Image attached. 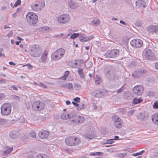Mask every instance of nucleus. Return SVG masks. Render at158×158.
<instances>
[{"mask_svg": "<svg viewBox=\"0 0 158 158\" xmlns=\"http://www.w3.org/2000/svg\"><path fill=\"white\" fill-rule=\"evenodd\" d=\"M72 103L74 106L76 107V109L77 110H80L84 108V105L83 104L79 105L78 104L74 102H73Z\"/></svg>", "mask_w": 158, "mask_h": 158, "instance_id": "4be33fe9", "label": "nucleus"}, {"mask_svg": "<svg viewBox=\"0 0 158 158\" xmlns=\"http://www.w3.org/2000/svg\"><path fill=\"white\" fill-rule=\"evenodd\" d=\"M13 148H10L5 152V153L6 154H9L12 150Z\"/></svg>", "mask_w": 158, "mask_h": 158, "instance_id": "58836bf2", "label": "nucleus"}, {"mask_svg": "<svg viewBox=\"0 0 158 158\" xmlns=\"http://www.w3.org/2000/svg\"><path fill=\"white\" fill-rule=\"evenodd\" d=\"M155 69L158 70V62H157L155 63Z\"/></svg>", "mask_w": 158, "mask_h": 158, "instance_id": "8fccbe9b", "label": "nucleus"}, {"mask_svg": "<svg viewBox=\"0 0 158 158\" xmlns=\"http://www.w3.org/2000/svg\"><path fill=\"white\" fill-rule=\"evenodd\" d=\"M48 54V52L47 51H45L43 53L42 56L40 59V62L45 63L47 60V56Z\"/></svg>", "mask_w": 158, "mask_h": 158, "instance_id": "f3484780", "label": "nucleus"}, {"mask_svg": "<svg viewBox=\"0 0 158 158\" xmlns=\"http://www.w3.org/2000/svg\"><path fill=\"white\" fill-rule=\"evenodd\" d=\"M143 87L141 85H137L133 88V90L134 94L138 95H141L143 91Z\"/></svg>", "mask_w": 158, "mask_h": 158, "instance_id": "ddd939ff", "label": "nucleus"}, {"mask_svg": "<svg viewBox=\"0 0 158 158\" xmlns=\"http://www.w3.org/2000/svg\"><path fill=\"white\" fill-rule=\"evenodd\" d=\"M93 93L95 96L97 97H99L102 95V92L99 89L95 90Z\"/></svg>", "mask_w": 158, "mask_h": 158, "instance_id": "b1692460", "label": "nucleus"}, {"mask_svg": "<svg viewBox=\"0 0 158 158\" xmlns=\"http://www.w3.org/2000/svg\"><path fill=\"white\" fill-rule=\"evenodd\" d=\"M81 87V86L80 84H76L74 85V87L75 89H78L79 88H80Z\"/></svg>", "mask_w": 158, "mask_h": 158, "instance_id": "c03bdc74", "label": "nucleus"}, {"mask_svg": "<svg viewBox=\"0 0 158 158\" xmlns=\"http://www.w3.org/2000/svg\"><path fill=\"white\" fill-rule=\"evenodd\" d=\"M143 101V100L141 98H135L133 101V103L136 104L140 103Z\"/></svg>", "mask_w": 158, "mask_h": 158, "instance_id": "bb28decb", "label": "nucleus"}, {"mask_svg": "<svg viewBox=\"0 0 158 158\" xmlns=\"http://www.w3.org/2000/svg\"><path fill=\"white\" fill-rule=\"evenodd\" d=\"M62 87L68 89H72L73 88V85L71 83H67L62 85Z\"/></svg>", "mask_w": 158, "mask_h": 158, "instance_id": "393cba45", "label": "nucleus"}, {"mask_svg": "<svg viewBox=\"0 0 158 158\" xmlns=\"http://www.w3.org/2000/svg\"><path fill=\"white\" fill-rule=\"evenodd\" d=\"M93 38V35H90L80 38V40L81 42H84L90 40H92Z\"/></svg>", "mask_w": 158, "mask_h": 158, "instance_id": "412c9836", "label": "nucleus"}, {"mask_svg": "<svg viewBox=\"0 0 158 158\" xmlns=\"http://www.w3.org/2000/svg\"><path fill=\"white\" fill-rule=\"evenodd\" d=\"M39 85L44 88H47L46 86L45 85L41 82L39 83Z\"/></svg>", "mask_w": 158, "mask_h": 158, "instance_id": "a18cd8bd", "label": "nucleus"}, {"mask_svg": "<svg viewBox=\"0 0 158 158\" xmlns=\"http://www.w3.org/2000/svg\"><path fill=\"white\" fill-rule=\"evenodd\" d=\"M62 119H66L70 118L69 114L67 113H63L61 116Z\"/></svg>", "mask_w": 158, "mask_h": 158, "instance_id": "a878e982", "label": "nucleus"}, {"mask_svg": "<svg viewBox=\"0 0 158 158\" xmlns=\"http://www.w3.org/2000/svg\"><path fill=\"white\" fill-rule=\"evenodd\" d=\"M45 4L44 2H39L37 3L33 4L31 5V8L33 10L37 11L40 10L45 6Z\"/></svg>", "mask_w": 158, "mask_h": 158, "instance_id": "f8f14e48", "label": "nucleus"}, {"mask_svg": "<svg viewBox=\"0 0 158 158\" xmlns=\"http://www.w3.org/2000/svg\"><path fill=\"white\" fill-rule=\"evenodd\" d=\"M120 23L123 24H125V22L123 21L122 20H121L120 21Z\"/></svg>", "mask_w": 158, "mask_h": 158, "instance_id": "052dcab7", "label": "nucleus"}, {"mask_svg": "<svg viewBox=\"0 0 158 158\" xmlns=\"http://www.w3.org/2000/svg\"><path fill=\"white\" fill-rule=\"evenodd\" d=\"M13 33L12 31H10V32L9 35H7L9 37L10 36L12 35Z\"/></svg>", "mask_w": 158, "mask_h": 158, "instance_id": "6e6d98bb", "label": "nucleus"}, {"mask_svg": "<svg viewBox=\"0 0 158 158\" xmlns=\"http://www.w3.org/2000/svg\"><path fill=\"white\" fill-rule=\"evenodd\" d=\"M68 4L70 7L72 9H74L77 7L76 5L73 3L71 1H70L68 2Z\"/></svg>", "mask_w": 158, "mask_h": 158, "instance_id": "cd10ccee", "label": "nucleus"}, {"mask_svg": "<svg viewBox=\"0 0 158 158\" xmlns=\"http://www.w3.org/2000/svg\"><path fill=\"white\" fill-rule=\"evenodd\" d=\"M142 56L144 59L147 60H152L155 58L154 53L148 48L144 49L142 52Z\"/></svg>", "mask_w": 158, "mask_h": 158, "instance_id": "39448f33", "label": "nucleus"}, {"mask_svg": "<svg viewBox=\"0 0 158 158\" xmlns=\"http://www.w3.org/2000/svg\"><path fill=\"white\" fill-rule=\"evenodd\" d=\"M79 36V34L78 33H74L72 34L70 38L72 39H74Z\"/></svg>", "mask_w": 158, "mask_h": 158, "instance_id": "e433bc0d", "label": "nucleus"}, {"mask_svg": "<svg viewBox=\"0 0 158 158\" xmlns=\"http://www.w3.org/2000/svg\"><path fill=\"white\" fill-rule=\"evenodd\" d=\"M133 113H134V110H131L129 112V113H128L129 114V115H131L133 114Z\"/></svg>", "mask_w": 158, "mask_h": 158, "instance_id": "603ef678", "label": "nucleus"}, {"mask_svg": "<svg viewBox=\"0 0 158 158\" xmlns=\"http://www.w3.org/2000/svg\"><path fill=\"white\" fill-rule=\"evenodd\" d=\"M144 152V150H142L141 152H137L136 153H133L132 154V156H136L139 155H142L143 153Z\"/></svg>", "mask_w": 158, "mask_h": 158, "instance_id": "72a5a7b5", "label": "nucleus"}, {"mask_svg": "<svg viewBox=\"0 0 158 158\" xmlns=\"http://www.w3.org/2000/svg\"><path fill=\"white\" fill-rule=\"evenodd\" d=\"M69 74V71H66L64 74V75L61 77V79L64 80H66L67 77Z\"/></svg>", "mask_w": 158, "mask_h": 158, "instance_id": "c756f323", "label": "nucleus"}, {"mask_svg": "<svg viewBox=\"0 0 158 158\" xmlns=\"http://www.w3.org/2000/svg\"><path fill=\"white\" fill-rule=\"evenodd\" d=\"M132 76L135 78H137L141 77L139 70L134 72L133 73Z\"/></svg>", "mask_w": 158, "mask_h": 158, "instance_id": "5701e85b", "label": "nucleus"}, {"mask_svg": "<svg viewBox=\"0 0 158 158\" xmlns=\"http://www.w3.org/2000/svg\"><path fill=\"white\" fill-rule=\"evenodd\" d=\"M152 120L154 124H158V113H155L152 115Z\"/></svg>", "mask_w": 158, "mask_h": 158, "instance_id": "6ab92c4d", "label": "nucleus"}, {"mask_svg": "<svg viewBox=\"0 0 158 158\" xmlns=\"http://www.w3.org/2000/svg\"><path fill=\"white\" fill-rule=\"evenodd\" d=\"M21 1L20 0H17L13 6V8L17 7L21 3Z\"/></svg>", "mask_w": 158, "mask_h": 158, "instance_id": "c9c22d12", "label": "nucleus"}, {"mask_svg": "<svg viewBox=\"0 0 158 158\" xmlns=\"http://www.w3.org/2000/svg\"><path fill=\"white\" fill-rule=\"evenodd\" d=\"M103 154L102 153L100 152H97L93 153H91L90 154V155L91 156H95L97 155L99 156H102Z\"/></svg>", "mask_w": 158, "mask_h": 158, "instance_id": "f704fd0d", "label": "nucleus"}, {"mask_svg": "<svg viewBox=\"0 0 158 158\" xmlns=\"http://www.w3.org/2000/svg\"><path fill=\"white\" fill-rule=\"evenodd\" d=\"M9 64L11 65H15V64L12 62H9Z\"/></svg>", "mask_w": 158, "mask_h": 158, "instance_id": "5fc2aeb1", "label": "nucleus"}, {"mask_svg": "<svg viewBox=\"0 0 158 158\" xmlns=\"http://www.w3.org/2000/svg\"><path fill=\"white\" fill-rule=\"evenodd\" d=\"M112 121L115 127L117 128L122 127L123 122L121 118L117 115H114L112 117Z\"/></svg>", "mask_w": 158, "mask_h": 158, "instance_id": "0eeeda50", "label": "nucleus"}, {"mask_svg": "<svg viewBox=\"0 0 158 158\" xmlns=\"http://www.w3.org/2000/svg\"><path fill=\"white\" fill-rule=\"evenodd\" d=\"M33 84H34V85H38V83L37 82H33Z\"/></svg>", "mask_w": 158, "mask_h": 158, "instance_id": "69168bd1", "label": "nucleus"}, {"mask_svg": "<svg viewBox=\"0 0 158 158\" xmlns=\"http://www.w3.org/2000/svg\"><path fill=\"white\" fill-rule=\"evenodd\" d=\"M30 54L31 56L33 57H36L37 56L38 53V48L35 45L32 46L30 48Z\"/></svg>", "mask_w": 158, "mask_h": 158, "instance_id": "2eb2a0df", "label": "nucleus"}, {"mask_svg": "<svg viewBox=\"0 0 158 158\" xmlns=\"http://www.w3.org/2000/svg\"><path fill=\"white\" fill-rule=\"evenodd\" d=\"M72 120L69 121V123H82L85 121V118L83 116L79 115H74Z\"/></svg>", "mask_w": 158, "mask_h": 158, "instance_id": "1a4fd4ad", "label": "nucleus"}, {"mask_svg": "<svg viewBox=\"0 0 158 158\" xmlns=\"http://www.w3.org/2000/svg\"><path fill=\"white\" fill-rule=\"evenodd\" d=\"M5 123V120L2 119H0V125H2Z\"/></svg>", "mask_w": 158, "mask_h": 158, "instance_id": "09e8293b", "label": "nucleus"}, {"mask_svg": "<svg viewBox=\"0 0 158 158\" xmlns=\"http://www.w3.org/2000/svg\"><path fill=\"white\" fill-rule=\"evenodd\" d=\"M118 138H119V137L118 136H115L114 137V139H114H114H118Z\"/></svg>", "mask_w": 158, "mask_h": 158, "instance_id": "4d7b16f0", "label": "nucleus"}, {"mask_svg": "<svg viewBox=\"0 0 158 158\" xmlns=\"http://www.w3.org/2000/svg\"><path fill=\"white\" fill-rule=\"evenodd\" d=\"M30 136L33 138H35L36 137V133L34 131H31L30 133Z\"/></svg>", "mask_w": 158, "mask_h": 158, "instance_id": "4c0bfd02", "label": "nucleus"}, {"mask_svg": "<svg viewBox=\"0 0 158 158\" xmlns=\"http://www.w3.org/2000/svg\"><path fill=\"white\" fill-rule=\"evenodd\" d=\"M147 30L149 32L152 33L157 32H158V26L156 25L150 26L148 27Z\"/></svg>", "mask_w": 158, "mask_h": 158, "instance_id": "dca6fc26", "label": "nucleus"}, {"mask_svg": "<svg viewBox=\"0 0 158 158\" xmlns=\"http://www.w3.org/2000/svg\"><path fill=\"white\" fill-rule=\"evenodd\" d=\"M36 158H48V157L45 154H39L37 156Z\"/></svg>", "mask_w": 158, "mask_h": 158, "instance_id": "2f4dec72", "label": "nucleus"}, {"mask_svg": "<svg viewBox=\"0 0 158 158\" xmlns=\"http://www.w3.org/2000/svg\"><path fill=\"white\" fill-rule=\"evenodd\" d=\"M85 137L86 138L89 139H92L94 137V135L93 130H89L88 131Z\"/></svg>", "mask_w": 158, "mask_h": 158, "instance_id": "a211bd4d", "label": "nucleus"}, {"mask_svg": "<svg viewBox=\"0 0 158 158\" xmlns=\"http://www.w3.org/2000/svg\"><path fill=\"white\" fill-rule=\"evenodd\" d=\"M26 18L28 22L33 24L36 23L38 21V16L33 12L28 13L26 15Z\"/></svg>", "mask_w": 158, "mask_h": 158, "instance_id": "423d86ee", "label": "nucleus"}, {"mask_svg": "<svg viewBox=\"0 0 158 158\" xmlns=\"http://www.w3.org/2000/svg\"><path fill=\"white\" fill-rule=\"evenodd\" d=\"M65 50L63 48H60L53 52L51 57L53 60H57L62 58L65 53Z\"/></svg>", "mask_w": 158, "mask_h": 158, "instance_id": "7ed1b4c3", "label": "nucleus"}, {"mask_svg": "<svg viewBox=\"0 0 158 158\" xmlns=\"http://www.w3.org/2000/svg\"><path fill=\"white\" fill-rule=\"evenodd\" d=\"M0 83H5L6 81L2 79H0Z\"/></svg>", "mask_w": 158, "mask_h": 158, "instance_id": "864d4df0", "label": "nucleus"}, {"mask_svg": "<svg viewBox=\"0 0 158 158\" xmlns=\"http://www.w3.org/2000/svg\"><path fill=\"white\" fill-rule=\"evenodd\" d=\"M69 64L73 68H75L77 64V62L76 60L72 61L69 62Z\"/></svg>", "mask_w": 158, "mask_h": 158, "instance_id": "c85d7f7f", "label": "nucleus"}, {"mask_svg": "<svg viewBox=\"0 0 158 158\" xmlns=\"http://www.w3.org/2000/svg\"><path fill=\"white\" fill-rule=\"evenodd\" d=\"M65 142L68 145L74 146L80 144L81 141L78 138L71 136L67 137L65 139Z\"/></svg>", "mask_w": 158, "mask_h": 158, "instance_id": "f257e3e1", "label": "nucleus"}, {"mask_svg": "<svg viewBox=\"0 0 158 158\" xmlns=\"http://www.w3.org/2000/svg\"><path fill=\"white\" fill-rule=\"evenodd\" d=\"M114 142V139H110L107 140V143H108L111 144Z\"/></svg>", "mask_w": 158, "mask_h": 158, "instance_id": "de8ad7c7", "label": "nucleus"}, {"mask_svg": "<svg viewBox=\"0 0 158 158\" xmlns=\"http://www.w3.org/2000/svg\"><path fill=\"white\" fill-rule=\"evenodd\" d=\"M119 51L117 49H114L109 51L105 53V56L107 58H110L115 57L118 54Z\"/></svg>", "mask_w": 158, "mask_h": 158, "instance_id": "9b49d317", "label": "nucleus"}, {"mask_svg": "<svg viewBox=\"0 0 158 158\" xmlns=\"http://www.w3.org/2000/svg\"><path fill=\"white\" fill-rule=\"evenodd\" d=\"M122 91V89H120L117 90V92L118 93H120Z\"/></svg>", "mask_w": 158, "mask_h": 158, "instance_id": "bf43d9fd", "label": "nucleus"}, {"mask_svg": "<svg viewBox=\"0 0 158 158\" xmlns=\"http://www.w3.org/2000/svg\"><path fill=\"white\" fill-rule=\"evenodd\" d=\"M139 71L141 76L146 74L147 73V71L143 69H141Z\"/></svg>", "mask_w": 158, "mask_h": 158, "instance_id": "473e14b6", "label": "nucleus"}, {"mask_svg": "<svg viewBox=\"0 0 158 158\" xmlns=\"http://www.w3.org/2000/svg\"><path fill=\"white\" fill-rule=\"evenodd\" d=\"M11 110V104L9 103H5L1 106V113L2 115L7 116L10 114Z\"/></svg>", "mask_w": 158, "mask_h": 158, "instance_id": "f03ea898", "label": "nucleus"}, {"mask_svg": "<svg viewBox=\"0 0 158 158\" xmlns=\"http://www.w3.org/2000/svg\"><path fill=\"white\" fill-rule=\"evenodd\" d=\"M25 66H27L28 67V68L29 69H31L33 68V66L32 65H31L29 63H28L27 64L23 65V67H24Z\"/></svg>", "mask_w": 158, "mask_h": 158, "instance_id": "79ce46f5", "label": "nucleus"}, {"mask_svg": "<svg viewBox=\"0 0 158 158\" xmlns=\"http://www.w3.org/2000/svg\"><path fill=\"white\" fill-rule=\"evenodd\" d=\"M70 19V18L69 15L63 14L58 17V22L59 23H65L69 21Z\"/></svg>", "mask_w": 158, "mask_h": 158, "instance_id": "9d476101", "label": "nucleus"}, {"mask_svg": "<svg viewBox=\"0 0 158 158\" xmlns=\"http://www.w3.org/2000/svg\"><path fill=\"white\" fill-rule=\"evenodd\" d=\"M93 22L94 24L98 25L100 23V21L99 19L94 20H93Z\"/></svg>", "mask_w": 158, "mask_h": 158, "instance_id": "ea45409f", "label": "nucleus"}, {"mask_svg": "<svg viewBox=\"0 0 158 158\" xmlns=\"http://www.w3.org/2000/svg\"><path fill=\"white\" fill-rule=\"evenodd\" d=\"M66 103L67 105H69L71 103L70 101H67L66 102Z\"/></svg>", "mask_w": 158, "mask_h": 158, "instance_id": "680f3d73", "label": "nucleus"}, {"mask_svg": "<svg viewBox=\"0 0 158 158\" xmlns=\"http://www.w3.org/2000/svg\"><path fill=\"white\" fill-rule=\"evenodd\" d=\"M1 75L4 77H5L6 76V75L4 74H1Z\"/></svg>", "mask_w": 158, "mask_h": 158, "instance_id": "774afa93", "label": "nucleus"}, {"mask_svg": "<svg viewBox=\"0 0 158 158\" xmlns=\"http://www.w3.org/2000/svg\"><path fill=\"white\" fill-rule=\"evenodd\" d=\"M21 42V41H16L15 42V44H16L17 45H19V43Z\"/></svg>", "mask_w": 158, "mask_h": 158, "instance_id": "e2e57ef3", "label": "nucleus"}, {"mask_svg": "<svg viewBox=\"0 0 158 158\" xmlns=\"http://www.w3.org/2000/svg\"><path fill=\"white\" fill-rule=\"evenodd\" d=\"M6 6H3V7H2V10H5L6 9Z\"/></svg>", "mask_w": 158, "mask_h": 158, "instance_id": "0e129e2a", "label": "nucleus"}, {"mask_svg": "<svg viewBox=\"0 0 158 158\" xmlns=\"http://www.w3.org/2000/svg\"><path fill=\"white\" fill-rule=\"evenodd\" d=\"M11 87L12 88L14 89V90H17V88H16V86L15 85H12Z\"/></svg>", "mask_w": 158, "mask_h": 158, "instance_id": "3c124183", "label": "nucleus"}, {"mask_svg": "<svg viewBox=\"0 0 158 158\" xmlns=\"http://www.w3.org/2000/svg\"><path fill=\"white\" fill-rule=\"evenodd\" d=\"M50 135L48 131L45 130H42L39 132L38 135L39 138L41 139H46Z\"/></svg>", "mask_w": 158, "mask_h": 158, "instance_id": "4468645a", "label": "nucleus"}, {"mask_svg": "<svg viewBox=\"0 0 158 158\" xmlns=\"http://www.w3.org/2000/svg\"><path fill=\"white\" fill-rule=\"evenodd\" d=\"M45 108L44 103L40 101H34L32 103V108L35 111H40L43 110Z\"/></svg>", "mask_w": 158, "mask_h": 158, "instance_id": "20e7f679", "label": "nucleus"}, {"mask_svg": "<svg viewBox=\"0 0 158 158\" xmlns=\"http://www.w3.org/2000/svg\"><path fill=\"white\" fill-rule=\"evenodd\" d=\"M78 73L80 75H83V69H78Z\"/></svg>", "mask_w": 158, "mask_h": 158, "instance_id": "37998d69", "label": "nucleus"}, {"mask_svg": "<svg viewBox=\"0 0 158 158\" xmlns=\"http://www.w3.org/2000/svg\"><path fill=\"white\" fill-rule=\"evenodd\" d=\"M145 5L144 1L138 0L136 2V5L138 7H144Z\"/></svg>", "mask_w": 158, "mask_h": 158, "instance_id": "aec40b11", "label": "nucleus"}, {"mask_svg": "<svg viewBox=\"0 0 158 158\" xmlns=\"http://www.w3.org/2000/svg\"><path fill=\"white\" fill-rule=\"evenodd\" d=\"M95 83L97 85H98L100 84L101 81V79L99 77L98 75H96L95 79Z\"/></svg>", "mask_w": 158, "mask_h": 158, "instance_id": "7c9ffc66", "label": "nucleus"}, {"mask_svg": "<svg viewBox=\"0 0 158 158\" xmlns=\"http://www.w3.org/2000/svg\"><path fill=\"white\" fill-rule=\"evenodd\" d=\"M17 15L16 13H14L12 15V17H15Z\"/></svg>", "mask_w": 158, "mask_h": 158, "instance_id": "13d9d810", "label": "nucleus"}, {"mask_svg": "<svg viewBox=\"0 0 158 158\" xmlns=\"http://www.w3.org/2000/svg\"><path fill=\"white\" fill-rule=\"evenodd\" d=\"M153 107L154 109L158 108V101H156L153 105Z\"/></svg>", "mask_w": 158, "mask_h": 158, "instance_id": "a19ab883", "label": "nucleus"}, {"mask_svg": "<svg viewBox=\"0 0 158 158\" xmlns=\"http://www.w3.org/2000/svg\"><path fill=\"white\" fill-rule=\"evenodd\" d=\"M80 99L79 98H78V97H76L75 98H74L73 99V100L75 101V102H80Z\"/></svg>", "mask_w": 158, "mask_h": 158, "instance_id": "49530a36", "label": "nucleus"}, {"mask_svg": "<svg viewBox=\"0 0 158 158\" xmlns=\"http://www.w3.org/2000/svg\"><path fill=\"white\" fill-rule=\"evenodd\" d=\"M131 45L134 48H139L143 44V41L139 39H134L130 42Z\"/></svg>", "mask_w": 158, "mask_h": 158, "instance_id": "6e6552de", "label": "nucleus"}, {"mask_svg": "<svg viewBox=\"0 0 158 158\" xmlns=\"http://www.w3.org/2000/svg\"><path fill=\"white\" fill-rule=\"evenodd\" d=\"M85 48L86 49L88 50L89 49V46L85 47Z\"/></svg>", "mask_w": 158, "mask_h": 158, "instance_id": "338daca9", "label": "nucleus"}]
</instances>
